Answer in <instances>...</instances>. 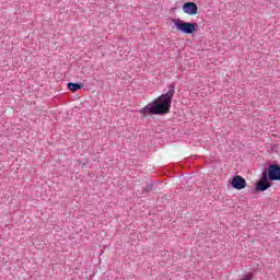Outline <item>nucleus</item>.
<instances>
[{"instance_id":"f03ea898","label":"nucleus","mask_w":280,"mask_h":280,"mask_svg":"<svg viewBox=\"0 0 280 280\" xmlns=\"http://www.w3.org/2000/svg\"><path fill=\"white\" fill-rule=\"evenodd\" d=\"M171 23H174L173 30L182 32V34H194L198 27V23L185 22L179 19H172Z\"/></svg>"},{"instance_id":"6e6552de","label":"nucleus","mask_w":280,"mask_h":280,"mask_svg":"<svg viewBox=\"0 0 280 280\" xmlns=\"http://www.w3.org/2000/svg\"><path fill=\"white\" fill-rule=\"evenodd\" d=\"M151 191H154V184H147V187L142 189L141 194H151Z\"/></svg>"},{"instance_id":"0eeeda50","label":"nucleus","mask_w":280,"mask_h":280,"mask_svg":"<svg viewBox=\"0 0 280 280\" xmlns=\"http://www.w3.org/2000/svg\"><path fill=\"white\" fill-rule=\"evenodd\" d=\"M80 89H84L83 83H73V82L68 83V90L72 91V93H75V91H80Z\"/></svg>"},{"instance_id":"7ed1b4c3","label":"nucleus","mask_w":280,"mask_h":280,"mask_svg":"<svg viewBox=\"0 0 280 280\" xmlns=\"http://www.w3.org/2000/svg\"><path fill=\"white\" fill-rule=\"evenodd\" d=\"M264 180H280V165L278 163L269 164L262 171Z\"/></svg>"},{"instance_id":"f257e3e1","label":"nucleus","mask_w":280,"mask_h":280,"mask_svg":"<svg viewBox=\"0 0 280 280\" xmlns=\"http://www.w3.org/2000/svg\"><path fill=\"white\" fill-rule=\"evenodd\" d=\"M176 84L172 83L168 86V91L153 102L149 103L147 106L139 110L142 117H150L151 115H167L170 113V108H172V100L174 97V93H176Z\"/></svg>"},{"instance_id":"39448f33","label":"nucleus","mask_w":280,"mask_h":280,"mask_svg":"<svg viewBox=\"0 0 280 280\" xmlns=\"http://www.w3.org/2000/svg\"><path fill=\"white\" fill-rule=\"evenodd\" d=\"M183 11L185 12V14L196 16V14H198V5L195 2H186L183 5Z\"/></svg>"},{"instance_id":"423d86ee","label":"nucleus","mask_w":280,"mask_h":280,"mask_svg":"<svg viewBox=\"0 0 280 280\" xmlns=\"http://www.w3.org/2000/svg\"><path fill=\"white\" fill-rule=\"evenodd\" d=\"M270 179H264V175H261L260 180L256 184L255 191H266L272 187V184L269 183Z\"/></svg>"},{"instance_id":"20e7f679","label":"nucleus","mask_w":280,"mask_h":280,"mask_svg":"<svg viewBox=\"0 0 280 280\" xmlns=\"http://www.w3.org/2000/svg\"><path fill=\"white\" fill-rule=\"evenodd\" d=\"M230 184L233 189H237L238 191H241V189H246V179L240 175L232 177Z\"/></svg>"}]
</instances>
